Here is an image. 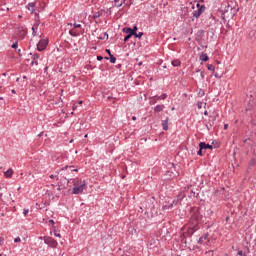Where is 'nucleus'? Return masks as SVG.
<instances>
[{"label":"nucleus","mask_w":256,"mask_h":256,"mask_svg":"<svg viewBox=\"0 0 256 256\" xmlns=\"http://www.w3.org/2000/svg\"><path fill=\"white\" fill-rule=\"evenodd\" d=\"M236 256H247V254H245V252H243V250H239L238 253L236 254Z\"/></svg>","instance_id":"nucleus-25"},{"label":"nucleus","mask_w":256,"mask_h":256,"mask_svg":"<svg viewBox=\"0 0 256 256\" xmlns=\"http://www.w3.org/2000/svg\"><path fill=\"white\" fill-rule=\"evenodd\" d=\"M67 169H70L71 173L79 171L78 169H73V166H65L64 168H61L60 171H67Z\"/></svg>","instance_id":"nucleus-15"},{"label":"nucleus","mask_w":256,"mask_h":256,"mask_svg":"<svg viewBox=\"0 0 256 256\" xmlns=\"http://www.w3.org/2000/svg\"><path fill=\"white\" fill-rule=\"evenodd\" d=\"M12 93H14V94H15V93H16V92H15V90H12Z\"/></svg>","instance_id":"nucleus-47"},{"label":"nucleus","mask_w":256,"mask_h":256,"mask_svg":"<svg viewBox=\"0 0 256 256\" xmlns=\"http://www.w3.org/2000/svg\"><path fill=\"white\" fill-rule=\"evenodd\" d=\"M105 59H109L108 57H105Z\"/></svg>","instance_id":"nucleus-54"},{"label":"nucleus","mask_w":256,"mask_h":256,"mask_svg":"<svg viewBox=\"0 0 256 256\" xmlns=\"http://www.w3.org/2000/svg\"><path fill=\"white\" fill-rule=\"evenodd\" d=\"M162 127L164 131L169 130V118H166L165 120H162Z\"/></svg>","instance_id":"nucleus-10"},{"label":"nucleus","mask_w":256,"mask_h":256,"mask_svg":"<svg viewBox=\"0 0 256 256\" xmlns=\"http://www.w3.org/2000/svg\"><path fill=\"white\" fill-rule=\"evenodd\" d=\"M14 243H21V238L20 237L15 238Z\"/></svg>","instance_id":"nucleus-33"},{"label":"nucleus","mask_w":256,"mask_h":256,"mask_svg":"<svg viewBox=\"0 0 256 256\" xmlns=\"http://www.w3.org/2000/svg\"><path fill=\"white\" fill-rule=\"evenodd\" d=\"M200 149L197 151V155H199V157L203 156V149H201V147H199Z\"/></svg>","instance_id":"nucleus-27"},{"label":"nucleus","mask_w":256,"mask_h":256,"mask_svg":"<svg viewBox=\"0 0 256 256\" xmlns=\"http://www.w3.org/2000/svg\"><path fill=\"white\" fill-rule=\"evenodd\" d=\"M97 61H103V56H97Z\"/></svg>","instance_id":"nucleus-35"},{"label":"nucleus","mask_w":256,"mask_h":256,"mask_svg":"<svg viewBox=\"0 0 256 256\" xmlns=\"http://www.w3.org/2000/svg\"><path fill=\"white\" fill-rule=\"evenodd\" d=\"M57 189H58V191H61V186H58V188H57Z\"/></svg>","instance_id":"nucleus-43"},{"label":"nucleus","mask_w":256,"mask_h":256,"mask_svg":"<svg viewBox=\"0 0 256 256\" xmlns=\"http://www.w3.org/2000/svg\"><path fill=\"white\" fill-rule=\"evenodd\" d=\"M54 236H55V237H61V234L58 233V232H54Z\"/></svg>","instance_id":"nucleus-36"},{"label":"nucleus","mask_w":256,"mask_h":256,"mask_svg":"<svg viewBox=\"0 0 256 256\" xmlns=\"http://www.w3.org/2000/svg\"><path fill=\"white\" fill-rule=\"evenodd\" d=\"M204 115H208V112H207V111H205V112H204Z\"/></svg>","instance_id":"nucleus-44"},{"label":"nucleus","mask_w":256,"mask_h":256,"mask_svg":"<svg viewBox=\"0 0 256 256\" xmlns=\"http://www.w3.org/2000/svg\"><path fill=\"white\" fill-rule=\"evenodd\" d=\"M123 33H126L127 35H131L137 39H141V37H143V32H139L137 33V26H134L133 29L129 28V27H125L123 28Z\"/></svg>","instance_id":"nucleus-2"},{"label":"nucleus","mask_w":256,"mask_h":256,"mask_svg":"<svg viewBox=\"0 0 256 256\" xmlns=\"http://www.w3.org/2000/svg\"><path fill=\"white\" fill-rule=\"evenodd\" d=\"M65 179H66V181H68V183H72V185H74V187L72 189L73 195H79L80 193H82L84 191L85 181H82L79 178L69 179V178L65 177Z\"/></svg>","instance_id":"nucleus-1"},{"label":"nucleus","mask_w":256,"mask_h":256,"mask_svg":"<svg viewBox=\"0 0 256 256\" xmlns=\"http://www.w3.org/2000/svg\"><path fill=\"white\" fill-rule=\"evenodd\" d=\"M108 99H111V96H109Z\"/></svg>","instance_id":"nucleus-53"},{"label":"nucleus","mask_w":256,"mask_h":256,"mask_svg":"<svg viewBox=\"0 0 256 256\" xmlns=\"http://www.w3.org/2000/svg\"><path fill=\"white\" fill-rule=\"evenodd\" d=\"M224 129H225V131H227L229 129V124H225Z\"/></svg>","instance_id":"nucleus-37"},{"label":"nucleus","mask_w":256,"mask_h":256,"mask_svg":"<svg viewBox=\"0 0 256 256\" xmlns=\"http://www.w3.org/2000/svg\"><path fill=\"white\" fill-rule=\"evenodd\" d=\"M83 104V101H78V105H82Z\"/></svg>","instance_id":"nucleus-42"},{"label":"nucleus","mask_w":256,"mask_h":256,"mask_svg":"<svg viewBox=\"0 0 256 256\" xmlns=\"http://www.w3.org/2000/svg\"><path fill=\"white\" fill-rule=\"evenodd\" d=\"M207 69H208V71H215V65H213V64H208V65H207Z\"/></svg>","instance_id":"nucleus-20"},{"label":"nucleus","mask_w":256,"mask_h":256,"mask_svg":"<svg viewBox=\"0 0 256 256\" xmlns=\"http://www.w3.org/2000/svg\"><path fill=\"white\" fill-rule=\"evenodd\" d=\"M68 26H70V27H73V28H71L70 30H69V35L71 36V37H79V35H80V32L79 31H77V30H75V29H81V24H77V23H68L67 24Z\"/></svg>","instance_id":"nucleus-5"},{"label":"nucleus","mask_w":256,"mask_h":256,"mask_svg":"<svg viewBox=\"0 0 256 256\" xmlns=\"http://www.w3.org/2000/svg\"><path fill=\"white\" fill-rule=\"evenodd\" d=\"M194 11L192 12L193 17L199 19L200 15L205 13V5H201L199 3L196 4V7H193Z\"/></svg>","instance_id":"nucleus-4"},{"label":"nucleus","mask_w":256,"mask_h":256,"mask_svg":"<svg viewBox=\"0 0 256 256\" xmlns=\"http://www.w3.org/2000/svg\"><path fill=\"white\" fill-rule=\"evenodd\" d=\"M4 175L6 179H11V177H13V169H8L7 171L4 172Z\"/></svg>","instance_id":"nucleus-12"},{"label":"nucleus","mask_w":256,"mask_h":256,"mask_svg":"<svg viewBox=\"0 0 256 256\" xmlns=\"http://www.w3.org/2000/svg\"><path fill=\"white\" fill-rule=\"evenodd\" d=\"M224 256H229V254H225Z\"/></svg>","instance_id":"nucleus-50"},{"label":"nucleus","mask_w":256,"mask_h":256,"mask_svg":"<svg viewBox=\"0 0 256 256\" xmlns=\"http://www.w3.org/2000/svg\"><path fill=\"white\" fill-rule=\"evenodd\" d=\"M184 198H185V194L183 193L178 194L177 199H174L171 204L163 206V210L167 211L169 209H173V207H177V205H179V201H181Z\"/></svg>","instance_id":"nucleus-3"},{"label":"nucleus","mask_w":256,"mask_h":256,"mask_svg":"<svg viewBox=\"0 0 256 256\" xmlns=\"http://www.w3.org/2000/svg\"><path fill=\"white\" fill-rule=\"evenodd\" d=\"M3 241H4L3 237H0V245H3Z\"/></svg>","instance_id":"nucleus-39"},{"label":"nucleus","mask_w":256,"mask_h":256,"mask_svg":"<svg viewBox=\"0 0 256 256\" xmlns=\"http://www.w3.org/2000/svg\"><path fill=\"white\" fill-rule=\"evenodd\" d=\"M208 59H209V56L207 54L200 55V61H207Z\"/></svg>","instance_id":"nucleus-18"},{"label":"nucleus","mask_w":256,"mask_h":256,"mask_svg":"<svg viewBox=\"0 0 256 256\" xmlns=\"http://www.w3.org/2000/svg\"><path fill=\"white\" fill-rule=\"evenodd\" d=\"M115 7H123V4L125 3V0H114Z\"/></svg>","instance_id":"nucleus-14"},{"label":"nucleus","mask_w":256,"mask_h":256,"mask_svg":"<svg viewBox=\"0 0 256 256\" xmlns=\"http://www.w3.org/2000/svg\"><path fill=\"white\" fill-rule=\"evenodd\" d=\"M44 243L45 245H48L49 247H52V248H55L58 245L57 240L51 237H44Z\"/></svg>","instance_id":"nucleus-6"},{"label":"nucleus","mask_w":256,"mask_h":256,"mask_svg":"<svg viewBox=\"0 0 256 256\" xmlns=\"http://www.w3.org/2000/svg\"><path fill=\"white\" fill-rule=\"evenodd\" d=\"M47 45H49V41H47L45 39H41L37 44V50L45 51V49H47Z\"/></svg>","instance_id":"nucleus-7"},{"label":"nucleus","mask_w":256,"mask_h":256,"mask_svg":"<svg viewBox=\"0 0 256 256\" xmlns=\"http://www.w3.org/2000/svg\"><path fill=\"white\" fill-rule=\"evenodd\" d=\"M2 194H0V197H1Z\"/></svg>","instance_id":"nucleus-55"},{"label":"nucleus","mask_w":256,"mask_h":256,"mask_svg":"<svg viewBox=\"0 0 256 256\" xmlns=\"http://www.w3.org/2000/svg\"><path fill=\"white\" fill-rule=\"evenodd\" d=\"M131 35L130 34H127L125 37H124V42L127 43L128 40L131 39Z\"/></svg>","instance_id":"nucleus-26"},{"label":"nucleus","mask_w":256,"mask_h":256,"mask_svg":"<svg viewBox=\"0 0 256 256\" xmlns=\"http://www.w3.org/2000/svg\"><path fill=\"white\" fill-rule=\"evenodd\" d=\"M23 79H27V76H23Z\"/></svg>","instance_id":"nucleus-45"},{"label":"nucleus","mask_w":256,"mask_h":256,"mask_svg":"<svg viewBox=\"0 0 256 256\" xmlns=\"http://www.w3.org/2000/svg\"><path fill=\"white\" fill-rule=\"evenodd\" d=\"M12 49H17V47H19V43L18 42H15L12 44Z\"/></svg>","instance_id":"nucleus-29"},{"label":"nucleus","mask_w":256,"mask_h":256,"mask_svg":"<svg viewBox=\"0 0 256 256\" xmlns=\"http://www.w3.org/2000/svg\"><path fill=\"white\" fill-rule=\"evenodd\" d=\"M173 67H180L181 66V61L176 59L172 61Z\"/></svg>","instance_id":"nucleus-16"},{"label":"nucleus","mask_w":256,"mask_h":256,"mask_svg":"<svg viewBox=\"0 0 256 256\" xmlns=\"http://www.w3.org/2000/svg\"><path fill=\"white\" fill-rule=\"evenodd\" d=\"M21 17H23V16L19 15V18H20V19H21Z\"/></svg>","instance_id":"nucleus-48"},{"label":"nucleus","mask_w":256,"mask_h":256,"mask_svg":"<svg viewBox=\"0 0 256 256\" xmlns=\"http://www.w3.org/2000/svg\"><path fill=\"white\" fill-rule=\"evenodd\" d=\"M49 224L50 225H55V221L54 220H49Z\"/></svg>","instance_id":"nucleus-38"},{"label":"nucleus","mask_w":256,"mask_h":256,"mask_svg":"<svg viewBox=\"0 0 256 256\" xmlns=\"http://www.w3.org/2000/svg\"><path fill=\"white\" fill-rule=\"evenodd\" d=\"M197 107L198 109H203V102H198Z\"/></svg>","instance_id":"nucleus-32"},{"label":"nucleus","mask_w":256,"mask_h":256,"mask_svg":"<svg viewBox=\"0 0 256 256\" xmlns=\"http://www.w3.org/2000/svg\"><path fill=\"white\" fill-rule=\"evenodd\" d=\"M37 27H39V25H36V26L32 27V35H33V37L37 36V32L35 31V29H37Z\"/></svg>","instance_id":"nucleus-22"},{"label":"nucleus","mask_w":256,"mask_h":256,"mask_svg":"<svg viewBox=\"0 0 256 256\" xmlns=\"http://www.w3.org/2000/svg\"><path fill=\"white\" fill-rule=\"evenodd\" d=\"M50 179H56V181H59V176H55V175L51 174Z\"/></svg>","instance_id":"nucleus-30"},{"label":"nucleus","mask_w":256,"mask_h":256,"mask_svg":"<svg viewBox=\"0 0 256 256\" xmlns=\"http://www.w3.org/2000/svg\"><path fill=\"white\" fill-rule=\"evenodd\" d=\"M18 53H21V49L18 50Z\"/></svg>","instance_id":"nucleus-46"},{"label":"nucleus","mask_w":256,"mask_h":256,"mask_svg":"<svg viewBox=\"0 0 256 256\" xmlns=\"http://www.w3.org/2000/svg\"><path fill=\"white\" fill-rule=\"evenodd\" d=\"M23 215H24V217H27V215H29V209L25 208L23 210Z\"/></svg>","instance_id":"nucleus-28"},{"label":"nucleus","mask_w":256,"mask_h":256,"mask_svg":"<svg viewBox=\"0 0 256 256\" xmlns=\"http://www.w3.org/2000/svg\"><path fill=\"white\" fill-rule=\"evenodd\" d=\"M41 57V55H39V53H35L32 55V62L31 65H39V58Z\"/></svg>","instance_id":"nucleus-8"},{"label":"nucleus","mask_w":256,"mask_h":256,"mask_svg":"<svg viewBox=\"0 0 256 256\" xmlns=\"http://www.w3.org/2000/svg\"><path fill=\"white\" fill-rule=\"evenodd\" d=\"M157 97H158V100H163V101H165V99H167V94L164 93V94H162V95H160V96H157Z\"/></svg>","instance_id":"nucleus-21"},{"label":"nucleus","mask_w":256,"mask_h":256,"mask_svg":"<svg viewBox=\"0 0 256 256\" xmlns=\"http://www.w3.org/2000/svg\"><path fill=\"white\" fill-rule=\"evenodd\" d=\"M199 147L203 150H207V149H213V145L211 144H207L205 142H200L199 143Z\"/></svg>","instance_id":"nucleus-9"},{"label":"nucleus","mask_w":256,"mask_h":256,"mask_svg":"<svg viewBox=\"0 0 256 256\" xmlns=\"http://www.w3.org/2000/svg\"><path fill=\"white\" fill-rule=\"evenodd\" d=\"M205 239H207V235L200 237L198 240L199 245H203V242L205 241Z\"/></svg>","instance_id":"nucleus-19"},{"label":"nucleus","mask_w":256,"mask_h":256,"mask_svg":"<svg viewBox=\"0 0 256 256\" xmlns=\"http://www.w3.org/2000/svg\"><path fill=\"white\" fill-rule=\"evenodd\" d=\"M49 69V67H45L44 68V73H47V70Z\"/></svg>","instance_id":"nucleus-41"},{"label":"nucleus","mask_w":256,"mask_h":256,"mask_svg":"<svg viewBox=\"0 0 256 256\" xmlns=\"http://www.w3.org/2000/svg\"><path fill=\"white\" fill-rule=\"evenodd\" d=\"M26 9H28V11H30L31 13H35V3L33 2L28 3V5L26 6Z\"/></svg>","instance_id":"nucleus-11"},{"label":"nucleus","mask_w":256,"mask_h":256,"mask_svg":"<svg viewBox=\"0 0 256 256\" xmlns=\"http://www.w3.org/2000/svg\"><path fill=\"white\" fill-rule=\"evenodd\" d=\"M132 121H137V117H136V116H133V117H132Z\"/></svg>","instance_id":"nucleus-40"},{"label":"nucleus","mask_w":256,"mask_h":256,"mask_svg":"<svg viewBox=\"0 0 256 256\" xmlns=\"http://www.w3.org/2000/svg\"><path fill=\"white\" fill-rule=\"evenodd\" d=\"M16 81H19V78H17Z\"/></svg>","instance_id":"nucleus-52"},{"label":"nucleus","mask_w":256,"mask_h":256,"mask_svg":"<svg viewBox=\"0 0 256 256\" xmlns=\"http://www.w3.org/2000/svg\"><path fill=\"white\" fill-rule=\"evenodd\" d=\"M106 53L109 55V57H111V50L110 49H106Z\"/></svg>","instance_id":"nucleus-34"},{"label":"nucleus","mask_w":256,"mask_h":256,"mask_svg":"<svg viewBox=\"0 0 256 256\" xmlns=\"http://www.w3.org/2000/svg\"><path fill=\"white\" fill-rule=\"evenodd\" d=\"M157 101H159V98H158L157 96H153V97L150 99L151 105H155V103H157Z\"/></svg>","instance_id":"nucleus-17"},{"label":"nucleus","mask_w":256,"mask_h":256,"mask_svg":"<svg viewBox=\"0 0 256 256\" xmlns=\"http://www.w3.org/2000/svg\"><path fill=\"white\" fill-rule=\"evenodd\" d=\"M3 75H4V76H6L7 74H6V73H4Z\"/></svg>","instance_id":"nucleus-51"},{"label":"nucleus","mask_w":256,"mask_h":256,"mask_svg":"<svg viewBox=\"0 0 256 256\" xmlns=\"http://www.w3.org/2000/svg\"><path fill=\"white\" fill-rule=\"evenodd\" d=\"M254 248L256 249V243H255V245H254Z\"/></svg>","instance_id":"nucleus-49"},{"label":"nucleus","mask_w":256,"mask_h":256,"mask_svg":"<svg viewBox=\"0 0 256 256\" xmlns=\"http://www.w3.org/2000/svg\"><path fill=\"white\" fill-rule=\"evenodd\" d=\"M163 109H165V105H157L154 108L155 113H161V111H163Z\"/></svg>","instance_id":"nucleus-13"},{"label":"nucleus","mask_w":256,"mask_h":256,"mask_svg":"<svg viewBox=\"0 0 256 256\" xmlns=\"http://www.w3.org/2000/svg\"><path fill=\"white\" fill-rule=\"evenodd\" d=\"M21 31L23 33V37H25L27 35V30H25V28L21 27Z\"/></svg>","instance_id":"nucleus-31"},{"label":"nucleus","mask_w":256,"mask_h":256,"mask_svg":"<svg viewBox=\"0 0 256 256\" xmlns=\"http://www.w3.org/2000/svg\"><path fill=\"white\" fill-rule=\"evenodd\" d=\"M115 61H117V58L113 54H110V63H115Z\"/></svg>","instance_id":"nucleus-23"},{"label":"nucleus","mask_w":256,"mask_h":256,"mask_svg":"<svg viewBox=\"0 0 256 256\" xmlns=\"http://www.w3.org/2000/svg\"><path fill=\"white\" fill-rule=\"evenodd\" d=\"M100 39L103 40V39H109V34H107V32H105L103 34V36H100Z\"/></svg>","instance_id":"nucleus-24"}]
</instances>
